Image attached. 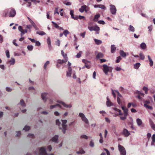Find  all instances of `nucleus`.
Returning <instances> with one entry per match:
<instances>
[{
  "instance_id": "f257e3e1",
  "label": "nucleus",
  "mask_w": 155,
  "mask_h": 155,
  "mask_svg": "<svg viewBox=\"0 0 155 155\" xmlns=\"http://www.w3.org/2000/svg\"><path fill=\"white\" fill-rule=\"evenodd\" d=\"M62 124H61V123L58 120H57L56 121V124L58 125L59 128L62 129V132L64 134H65L66 130L67 129V125L66 124L67 122V120H61Z\"/></svg>"
},
{
  "instance_id": "f03ea898",
  "label": "nucleus",
  "mask_w": 155,
  "mask_h": 155,
  "mask_svg": "<svg viewBox=\"0 0 155 155\" xmlns=\"http://www.w3.org/2000/svg\"><path fill=\"white\" fill-rule=\"evenodd\" d=\"M9 12V17H14L16 14L15 10L13 8H10L5 10L3 13V15L4 17H6L8 15Z\"/></svg>"
},
{
  "instance_id": "7ed1b4c3",
  "label": "nucleus",
  "mask_w": 155,
  "mask_h": 155,
  "mask_svg": "<svg viewBox=\"0 0 155 155\" xmlns=\"http://www.w3.org/2000/svg\"><path fill=\"white\" fill-rule=\"evenodd\" d=\"M103 70L104 72L106 75H107L108 72L111 73L112 72L113 68L111 66H108L107 64H104L103 65Z\"/></svg>"
},
{
  "instance_id": "20e7f679",
  "label": "nucleus",
  "mask_w": 155,
  "mask_h": 155,
  "mask_svg": "<svg viewBox=\"0 0 155 155\" xmlns=\"http://www.w3.org/2000/svg\"><path fill=\"white\" fill-rule=\"evenodd\" d=\"M78 116L80 117L82 120L86 124H89V121L87 119L85 115L82 113H80L79 114Z\"/></svg>"
},
{
  "instance_id": "39448f33",
  "label": "nucleus",
  "mask_w": 155,
  "mask_h": 155,
  "mask_svg": "<svg viewBox=\"0 0 155 155\" xmlns=\"http://www.w3.org/2000/svg\"><path fill=\"white\" fill-rule=\"evenodd\" d=\"M119 150L120 152L121 155H126V152L124 148L120 144L118 145Z\"/></svg>"
},
{
  "instance_id": "423d86ee",
  "label": "nucleus",
  "mask_w": 155,
  "mask_h": 155,
  "mask_svg": "<svg viewBox=\"0 0 155 155\" xmlns=\"http://www.w3.org/2000/svg\"><path fill=\"white\" fill-rule=\"evenodd\" d=\"M88 28L89 30L91 31H96V34H99V32L98 31L100 30V28L97 25H95L92 27L89 26L88 27Z\"/></svg>"
},
{
  "instance_id": "0eeeda50",
  "label": "nucleus",
  "mask_w": 155,
  "mask_h": 155,
  "mask_svg": "<svg viewBox=\"0 0 155 155\" xmlns=\"http://www.w3.org/2000/svg\"><path fill=\"white\" fill-rule=\"evenodd\" d=\"M38 150L39 151L40 155H47L46 149L44 147L38 148Z\"/></svg>"
},
{
  "instance_id": "6e6552de",
  "label": "nucleus",
  "mask_w": 155,
  "mask_h": 155,
  "mask_svg": "<svg viewBox=\"0 0 155 155\" xmlns=\"http://www.w3.org/2000/svg\"><path fill=\"white\" fill-rule=\"evenodd\" d=\"M110 10L112 14L113 15L116 14L117 9L115 6L114 5H110Z\"/></svg>"
},
{
  "instance_id": "1a4fd4ad",
  "label": "nucleus",
  "mask_w": 155,
  "mask_h": 155,
  "mask_svg": "<svg viewBox=\"0 0 155 155\" xmlns=\"http://www.w3.org/2000/svg\"><path fill=\"white\" fill-rule=\"evenodd\" d=\"M58 103L61 104L64 107L66 108H70L72 107V105L71 104H67L64 102L61 101H58Z\"/></svg>"
},
{
  "instance_id": "9d476101",
  "label": "nucleus",
  "mask_w": 155,
  "mask_h": 155,
  "mask_svg": "<svg viewBox=\"0 0 155 155\" xmlns=\"http://www.w3.org/2000/svg\"><path fill=\"white\" fill-rule=\"evenodd\" d=\"M48 94L47 93H43L41 94V97L42 99L45 102H46L48 99L47 95Z\"/></svg>"
},
{
  "instance_id": "9b49d317",
  "label": "nucleus",
  "mask_w": 155,
  "mask_h": 155,
  "mask_svg": "<svg viewBox=\"0 0 155 155\" xmlns=\"http://www.w3.org/2000/svg\"><path fill=\"white\" fill-rule=\"evenodd\" d=\"M136 121L137 125L139 127H144L143 124V123L140 119L139 118H137L136 119Z\"/></svg>"
},
{
  "instance_id": "f8f14e48",
  "label": "nucleus",
  "mask_w": 155,
  "mask_h": 155,
  "mask_svg": "<svg viewBox=\"0 0 155 155\" xmlns=\"http://www.w3.org/2000/svg\"><path fill=\"white\" fill-rule=\"evenodd\" d=\"M113 109L115 110V111H117L118 112L119 114H115V115L114 116V117H116L117 116H118L119 115H122L123 114L121 112V110L117 108H113Z\"/></svg>"
},
{
  "instance_id": "ddd939ff",
  "label": "nucleus",
  "mask_w": 155,
  "mask_h": 155,
  "mask_svg": "<svg viewBox=\"0 0 155 155\" xmlns=\"http://www.w3.org/2000/svg\"><path fill=\"white\" fill-rule=\"evenodd\" d=\"M72 68L71 67H68V70L67 71L66 76L67 77H71V75Z\"/></svg>"
},
{
  "instance_id": "4468645a",
  "label": "nucleus",
  "mask_w": 155,
  "mask_h": 155,
  "mask_svg": "<svg viewBox=\"0 0 155 155\" xmlns=\"http://www.w3.org/2000/svg\"><path fill=\"white\" fill-rule=\"evenodd\" d=\"M121 108L124 111V114L127 116L128 114V109L125 107L122 106Z\"/></svg>"
},
{
  "instance_id": "2eb2a0df",
  "label": "nucleus",
  "mask_w": 155,
  "mask_h": 155,
  "mask_svg": "<svg viewBox=\"0 0 155 155\" xmlns=\"http://www.w3.org/2000/svg\"><path fill=\"white\" fill-rule=\"evenodd\" d=\"M123 133L126 137H127L130 135V134L129 132L126 129H124L123 130Z\"/></svg>"
},
{
  "instance_id": "dca6fc26",
  "label": "nucleus",
  "mask_w": 155,
  "mask_h": 155,
  "mask_svg": "<svg viewBox=\"0 0 155 155\" xmlns=\"http://www.w3.org/2000/svg\"><path fill=\"white\" fill-rule=\"evenodd\" d=\"M15 60L14 58H12L10 60L8 61L7 63L10 65H13L15 64Z\"/></svg>"
},
{
  "instance_id": "f3484780",
  "label": "nucleus",
  "mask_w": 155,
  "mask_h": 155,
  "mask_svg": "<svg viewBox=\"0 0 155 155\" xmlns=\"http://www.w3.org/2000/svg\"><path fill=\"white\" fill-rule=\"evenodd\" d=\"M68 58H65L64 60H61L58 59L57 60V63H58L62 64L64 63H66L68 61Z\"/></svg>"
},
{
  "instance_id": "a211bd4d",
  "label": "nucleus",
  "mask_w": 155,
  "mask_h": 155,
  "mask_svg": "<svg viewBox=\"0 0 155 155\" xmlns=\"http://www.w3.org/2000/svg\"><path fill=\"white\" fill-rule=\"evenodd\" d=\"M107 101L106 102V105L107 107H110L113 105L112 103L109 100L108 97H107Z\"/></svg>"
},
{
  "instance_id": "6ab92c4d",
  "label": "nucleus",
  "mask_w": 155,
  "mask_h": 155,
  "mask_svg": "<svg viewBox=\"0 0 155 155\" xmlns=\"http://www.w3.org/2000/svg\"><path fill=\"white\" fill-rule=\"evenodd\" d=\"M128 30L129 32H134L135 31L134 28L131 25H130L128 28Z\"/></svg>"
},
{
  "instance_id": "aec40b11",
  "label": "nucleus",
  "mask_w": 155,
  "mask_h": 155,
  "mask_svg": "<svg viewBox=\"0 0 155 155\" xmlns=\"http://www.w3.org/2000/svg\"><path fill=\"white\" fill-rule=\"evenodd\" d=\"M120 55L123 58H125L127 55L126 53H125L123 50H120Z\"/></svg>"
},
{
  "instance_id": "412c9836",
  "label": "nucleus",
  "mask_w": 155,
  "mask_h": 155,
  "mask_svg": "<svg viewBox=\"0 0 155 155\" xmlns=\"http://www.w3.org/2000/svg\"><path fill=\"white\" fill-rule=\"evenodd\" d=\"M86 8V6L83 5L81 7V8H79V10L81 12H83L84 11L86 12L87 11L85 10Z\"/></svg>"
},
{
  "instance_id": "4be33fe9",
  "label": "nucleus",
  "mask_w": 155,
  "mask_h": 155,
  "mask_svg": "<svg viewBox=\"0 0 155 155\" xmlns=\"http://www.w3.org/2000/svg\"><path fill=\"white\" fill-rule=\"evenodd\" d=\"M47 43L48 45V47L49 49H51V41L50 37H48L47 39Z\"/></svg>"
},
{
  "instance_id": "5701e85b",
  "label": "nucleus",
  "mask_w": 155,
  "mask_h": 155,
  "mask_svg": "<svg viewBox=\"0 0 155 155\" xmlns=\"http://www.w3.org/2000/svg\"><path fill=\"white\" fill-rule=\"evenodd\" d=\"M58 135H55L52 138V141L55 142H57L58 141Z\"/></svg>"
},
{
  "instance_id": "b1692460",
  "label": "nucleus",
  "mask_w": 155,
  "mask_h": 155,
  "mask_svg": "<svg viewBox=\"0 0 155 155\" xmlns=\"http://www.w3.org/2000/svg\"><path fill=\"white\" fill-rule=\"evenodd\" d=\"M20 104V105L23 107H25L26 106V104L23 99L20 100V103L18 104Z\"/></svg>"
},
{
  "instance_id": "393cba45",
  "label": "nucleus",
  "mask_w": 155,
  "mask_h": 155,
  "mask_svg": "<svg viewBox=\"0 0 155 155\" xmlns=\"http://www.w3.org/2000/svg\"><path fill=\"white\" fill-rule=\"evenodd\" d=\"M50 64V61H47L44 65L43 68L45 70H46L47 67Z\"/></svg>"
},
{
  "instance_id": "a878e982",
  "label": "nucleus",
  "mask_w": 155,
  "mask_h": 155,
  "mask_svg": "<svg viewBox=\"0 0 155 155\" xmlns=\"http://www.w3.org/2000/svg\"><path fill=\"white\" fill-rule=\"evenodd\" d=\"M95 43L97 45H100L102 43V41L101 40H98L96 39H94Z\"/></svg>"
},
{
  "instance_id": "bb28decb",
  "label": "nucleus",
  "mask_w": 155,
  "mask_h": 155,
  "mask_svg": "<svg viewBox=\"0 0 155 155\" xmlns=\"http://www.w3.org/2000/svg\"><path fill=\"white\" fill-rule=\"evenodd\" d=\"M140 47L142 49L144 50L146 48V45L145 43L143 42L141 44Z\"/></svg>"
},
{
  "instance_id": "cd10ccee",
  "label": "nucleus",
  "mask_w": 155,
  "mask_h": 155,
  "mask_svg": "<svg viewBox=\"0 0 155 155\" xmlns=\"http://www.w3.org/2000/svg\"><path fill=\"white\" fill-rule=\"evenodd\" d=\"M116 50V47L114 45H112L111 46V51L112 53H113Z\"/></svg>"
},
{
  "instance_id": "c85d7f7f",
  "label": "nucleus",
  "mask_w": 155,
  "mask_h": 155,
  "mask_svg": "<svg viewBox=\"0 0 155 155\" xmlns=\"http://www.w3.org/2000/svg\"><path fill=\"white\" fill-rule=\"evenodd\" d=\"M104 56L103 54L101 53H99L96 56V58L97 59L102 58Z\"/></svg>"
},
{
  "instance_id": "c756f323",
  "label": "nucleus",
  "mask_w": 155,
  "mask_h": 155,
  "mask_svg": "<svg viewBox=\"0 0 155 155\" xmlns=\"http://www.w3.org/2000/svg\"><path fill=\"white\" fill-rule=\"evenodd\" d=\"M140 63H136L134 65V68L135 69H138L140 66Z\"/></svg>"
},
{
  "instance_id": "7c9ffc66",
  "label": "nucleus",
  "mask_w": 155,
  "mask_h": 155,
  "mask_svg": "<svg viewBox=\"0 0 155 155\" xmlns=\"http://www.w3.org/2000/svg\"><path fill=\"white\" fill-rule=\"evenodd\" d=\"M144 106L146 108H147L148 109H149L150 110H152L153 109V107L151 106L148 105L147 104H144Z\"/></svg>"
},
{
  "instance_id": "2f4dec72",
  "label": "nucleus",
  "mask_w": 155,
  "mask_h": 155,
  "mask_svg": "<svg viewBox=\"0 0 155 155\" xmlns=\"http://www.w3.org/2000/svg\"><path fill=\"white\" fill-rule=\"evenodd\" d=\"M37 34L41 35H45L46 34L45 33V32L43 31H37L36 32Z\"/></svg>"
},
{
  "instance_id": "473e14b6",
  "label": "nucleus",
  "mask_w": 155,
  "mask_h": 155,
  "mask_svg": "<svg viewBox=\"0 0 155 155\" xmlns=\"http://www.w3.org/2000/svg\"><path fill=\"white\" fill-rule=\"evenodd\" d=\"M69 33V32L67 30H64L63 32V35L66 37L67 36V35Z\"/></svg>"
},
{
  "instance_id": "72a5a7b5",
  "label": "nucleus",
  "mask_w": 155,
  "mask_h": 155,
  "mask_svg": "<svg viewBox=\"0 0 155 155\" xmlns=\"http://www.w3.org/2000/svg\"><path fill=\"white\" fill-rule=\"evenodd\" d=\"M100 15L99 14H97L95 16L94 19V21H97V20L99 18Z\"/></svg>"
},
{
  "instance_id": "f704fd0d",
  "label": "nucleus",
  "mask_w": 155,
  "mask_h": 155,
  "mask_svg": "<svg viewBox=\"0 0 155 155\" xmlns=\"http://www.w3.org/2000/svg\"><path fill=\"white\" fill-rule=\"evenodd\" d=\"M117 103L119 104V105L122 107V104L121 101L120 99V98H119L118 97H117Z\"/></svg>"
},
{
  "instance_id": "c9c22d12",
  "label": "nucleus",
  "mask_w": 155,
  "mask_h": 155,
  "mask_svg": "<svg viewBox=\"0 0 155 155\" xmlns=\"http://www.w3.org/2000/svg\"><path fill=\"white\" fill-rule=\"evenodd\" d=\"M27 49L29 51H31L32 50L33 46L32 45H29L27 46Z\"/></svg>"
},
{
  "instance_id": "e433bc0d",
  "label": "nucleus",
  "mask_w": 155,
  "mask_h": 155,
  "mask_svg": "<svg viewBox=\"0 0 155 155\" xmlns=\"http://www.w3.org/2000/svg\"><path fill=\"white\" fill-rule=\"evenodd\" d=\"M30 129V127L29 126L27 125L25 126L23 128V130H25L26 131H27L29 130Z\"/></svg>"
},
{
  "instance_id": "4c0bfd02",
  "label": "nucleus",
  "mask_w": 155,
  "mask_h": 155,
  "mask_svg": "<svg viewBox=\"0 0 155 155\" xmlns=\"http://www.w3.org/2000/svg\"><path fill=\"white\" fill-rule=\"evenodd\" d=\"M61 55L63 57L64 59H65V58H68L67 57V54H64V53L63 50H61Z\"/></svg>"
},
{
  "instance_id": "58836bf2",
  "label": "nucleus",
  "mask_w": 155,
  "mask_h": 155,
  "mask_svg": "<svg viewBox=\"0 0 155 155\" xmlns=\"http://www.w3.org/2000/svg\"><path fill=\"white\" fill-rule=\"evenodd\" d=\"M139 55L140 57V58L142 60H143L145 58V56L142 53H140L139 54Z\"/></svg>"
},
{
  "instance_id": "ea45409f",
  "label": "nucleus",
  "mask_w": 155,
  "mask_h": 155,
  "mask_svg": "<svg viewBox=\"0 0 155 155\" xmlns=\"http://www.w3.org/2000/svg\"><path fill=\"white\" fill-rule=\"evenodd\" d=\"M28 30L27 29H23V31L21 33V35L22 37L23 35L27 32Z\"/></svg>"
},
{
  "instance_id": "a19ab883",
  "label": "nucleus",
  "mask_w": 155,
  "mask_h": 155,
  "mask_svg": "<svg viewBox=\"0 0 155 155\" xmlns=\"http://www.w3.org/2000/svg\"><path fill=\"white\" fill-rule=\"evenodd\" d=\"M32 25H26V28L29 29L28 31L31 32V29L32 28Z\"/></svg>"
},
{
  "instance_id": "79ce46f5",
  "label": "nucleus",
  "mask_w": 155,
  "mask_h": 155,
  "mask_svg": "<svg viewBox=\"0 0 155 155\" xmlns=\"http://www.w3.org/2000/svg\"><path fill=\"white\" fill-rule=\"evenodd\" d=\"M122 59V58L120 56H118L117 57V60H116V62L117 63H118Z\"/></svg>"
},
{
  "instance_id": "37998d69",
  "label": "nucleus",
  "mask_w": 155,
  "mask_h": 155,
  "mask_svg": "<svg viewBox=\"0 0 155 155\" xmlns=\"http://www.w3.org/2000/svg\"><path fill=\"white\" fill-rule=\"evenodd\" d=\"M81 139H87L88 138V137L85 135H82L81 136Z\"/></svg>"
},
{
  "instance_id": "c03bdc74",
  "label": "nucleus",
  "mask_w": 155,
  "mask_h": 155,
  "mask_svg": "<svg viewBox=\"0 0 155 155\" xmlns=\"http://www.w3.org/2000/svg\"><path fill=\"white\" fill-rule=\"evenodd\" d=\"M82 53V51H80L78 53L77 55L76 56V57L77 58H80L81 57V54Z\"/></svg>"
},
{
  "instance_id": "a18cd8bd",
  "label": "nucleus",
  "mask_w": 155,
  "mask_h": 155,
  "mask_svg": "<svg viewBox=\"0 0 155 155\" xmlns=\"http://www.w3.org/2000/svg\"><path fill=\"white\" fill-rule=\"evenodd\" d=\"M6 55L7 57L9 58H10V55H9V51L8 50H7L5 51Z\"/></svg>"
},
{
  "instance_id": "49530a36",
  "label": "nucleus",
  "mask_w": 155,
  "mask_h": 155,
  "mask_svg": "<svg viewBox=\"0 0 155 155\" xmlns=\"http://www.w3.org/2000/svg\"><path fill=\"white\" fill-rule=\"evenodd\" d=\"M89 145L91 147H93L94 146V143L92 141H90Z\"/></svg>"
},
{
  "instance_id": "de8ad7c7",
  "label": "nucleus",
  "mask_w": 155,
  "mask_h": 155,
  "mask_svg": "<svg viewBox=\"0 0 155 155\" xmlns=\"http://www.w3.org/2000/svg\"><path fill=\"white\" fill-rule=\"evenodd\" d=\"M35 88L32 86L28 88V89L29 91H32L33 90H35Z\"/></svg>"
},
{
  "instance_id": "09e8293b",
  "label": "nucleus",
  "mask_w": 155,
  "mask_h": 155,
  "mask_svg": "<svg viewBox=\"0 0 155 155\" xmlns=\"http://www.w3.org/2000/svg\"><path fill=\"white\" fill-rule=\"evenodd\" d=\"M124 117L121 116L120 117V118L121 120H124L126 119L127 116H125V115L124 114Z\"/></svg>"
},
{
  "instance_id": "8fccbe9b",
  "label": "nucleus",
  "mask_w": 155,
  "mask_h": 155,
  "mask_svg": "<svg viewBox=\"0 0 155 155\" xmlns=\"http://www.w3.org/2000/svg\"><path fill=\"white\" fill-rule=\"evenodd\" d=\"M74 11L73 10H71L70 11V14L71 16V18L74 16Z\"/></svg>"
},
{
  "instance_id": "3c124183",
  "label": "nucleus",
  "mask_w": 155,
  "mask_h": 155,
  "mask_svg": "<svg viewBox=\"0 0 155 155\" xmlns=\"http://www.w3.org/2000/svg\"><path fill=\"white\" fill-rule=\"evenodd\" d=\"M58 8H55V9L54 11V14H59V13L58 11Z\"/></svg>"
},
{
  "instance_id": "603ef678",
  "label": "nucleus",
  "mask_w": 155,
  "mask_h": 155,
  "mask_svg": "<svg viewBox=\"0 0 155 155\" xmlns=\"http://www.w3.org/2000/svg\"><path fill=\"white\" fill-rule=\"evenodd\" d=\"M5 89L7 91L9 92H11L12 90L11 88L8 87H6L5 88Z\"/></svg>"
},
{
  "instance_id": "864d4df0",
  "label": "nucleus",
  "mask_w": 155,
  "mask_h": 155,
  "mask_svg": "<svg viewBox=\"0 0 155 155\" xmlns=\"http://www.w3.org/2000/svg\"><path fill=\"white\" fill-rule=\"evenodd\" d=\"M52 23L54 25V26L56 28H59V26L57 24L55 23L54 22L52 21Z\"/></svg>"
},
{
  "instance_id": "5fc2aeb1",
  "label": "nucleus",
  "mask_w": 155,
  "mask_h": 155,
  "mask_svg": "<svg viewBox=\"0 0 155 155\" xmlns=\"http://www.w3.org/2000/svg\"><path fill=\"white\" fill-rule=\"evenodd\" d=\"M35 43V45L37 46H39L41 45V44L39 41H36Z\"/></svg>"
},
{
  "instance_id": "6e6d98bb",
  "label": "nucleus",
  "mask_w": 155,
  "mask_h": 155,
  "mask_svg": "<svg viewBox=\"0 0 155 155\" xmlns=\"http://www.w3.org/2000/svg\"><path fill=\"white\" fill-rule=\"evenodd\" d=\"M56 45H58V46H60V41L59 40H58L55 43Z\"/></svg>"
},
{
  "instance_id": "4d7b16f0",
  "label": "nucleus",
  "mask_w": 155,
  "mask_h": 155,
  "mask_svg": "<svg viewBox=\"0 0 155 155\" xmlns=\"http://www.w3.org/2000/svg\"><path fill=\"white\" fill-rule=\"evenodd\" d=\"M115 91L117 94H118L117 97H118L119 98L121 97V95L119 93V92H118V91L115 90Z\"/></svg>"
},
{
  "instance_id": "13d9d810",
  "label": "nucleus",
  "mask_w": 155,
  "mask_h": 155,
  "mask_svg": "<svg viewBox=\"0 0 155 155\" xmlns=\"http://www.w3.org/2000/svg\"><path fill=\"white\" fill-rule=\"evenodd\" d=\"M86 34V32H84L82 33H81L80 34V35L83 38H84L85 37V35Z\"/></svg>"
},
{
  "instance_id": "bf43d9fd",
  "label": "nucleus",
  "mask_w": 155,
  "mask_h": 155,
  "mask_svg": "<svg viewBox=\"0 0 155 155\" xmlns=\"http://www.w3.org/2000/svg\"><path fill=\"white\" fill-rule=\"evenodd\" d=\"M82 61L85 64H86L87 63H90V62L89 61H87L85 59H83L82 60Z\"/></svg>"
},
{
  "instance_id": "052dcab7",
  "label": "nucleus",
  "mask_w": 155,
  "mask_h": 155,
  "mask_svg": "<svg viewBox=\"0 0 155 155\" xmlns=\"http://www.w3.org/2000/svg\"><path fill=\"white\" fill-rule=\"evenodd\" d=\"M28 137H29L33 138L34 135L33 134H29L28 135Z\"/></svg>"
},
{
  "instance_id": "680f3d73",
  "label": "nucleus",
  "mask_w": 155,
  "mask_h": 155,
  "mask_svg": "<svg viewBox=\"0 0 155 155\" xmlns=\"http://www.w3.org/2000/svg\"><path fill=\"white\" fill-rule=\"evenodd\" d=\"M56 107L55 105H51L50 106V109H52Z\"/></svg>"
},
{
  "instance_id": "e2e57ef3",
  "label": "nucleus",
  "mask_w": 155,
  "mask_h": 155,
  "mask_svg": "<svg viewBox=\"0 0 155 155\" xmlns=\"http://www.w3.org/2000/svg\"><path fill=\"white\" fill-rule=\"evenodd\" d=\"M3 39L2 36L0 35V43H2L3 42Z\"/></svg>"
},
{
  "instance_id": "0e129e2a",
  "label": "nucleus",
  "mask_w": 155,
  "mask_h": 155,
  "mask_svg": "<svg viewBox=\"0 0 155 155\" xmlns=\"http://www.w3.org/2000/svg\"><path fill=\"white\" fill-rule=\"evenodd\" d=\"M104 150L106 151L107 155H110L109 151L107 149L104 148Z\"/></svg>"
},
{
  "instance_id": "69168bd1",
  "label": "nucleus",
  "mask_w": 155,
  "mask_h": 155,
  "mask_svg": "<svg viewBox=\"0 0 155 155\" xmlns=\"http://www.w3.org/2000/svg\"><path fill=\"white\" fill-rule=\"evenodd\" d=\"M148 28L149 29V31H151L152 30V26L151 25L148 26Z\"/></svg>"
},
{
  "instance_id": "338daca9",
  "label": "nucleus",
  "mask_w": 155,
  "mask_h": 155,
  "mask_svg": "<svg viewBox=\"0 0 155 155\" xmlns=\"http://www.w3.org/2000/svg\"><path fill=\"white\" fill-rule=\"evenodd\" d=\"M18 29L19 31H20L21 32V31H22L23 30L22 27L21 26H19Z\"/></svg>"
},
{
  "instance_id": "774afa93",
  "label": "nucleus",
  "mask_w": 155,
  "mask_h": 155,
  "mask_svg": "<svg viewBox=\"0 0 155 155\" xmlns=\"http://www.w3.org/2000/svg\"><path fill=\"white\" fill-rule=\"evenodd\" d=\"M152 140L155 141V134L153 135L152 137Z\"/></svg>"
}]
</instances>
